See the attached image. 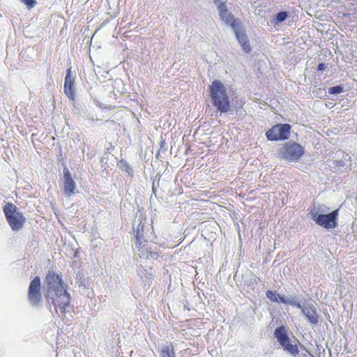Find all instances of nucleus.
<instances>
[{
    "mask_svg": "<svg viewBox=\"0 0 357 357\" xmlns=\"http://www.w3.org/2000/svg\"><path fill=\"white\" fill-rule=\"evenodd\" d=\"M29 8H33L36 4V0H21Z\"/></svg>",
    "mask_w": 357,
    "mask_h": 357,
    "instance_id": "393cba45",
    "label": "nucleus"
},
{
    "mask_svg": "<svg viewBox=\"0 0 357 357\" xmlns=\"http://www.w3.org/2000/svg\"><path fill=\"white\" fill-rule=\"evenodd\" d=\"M338 209L331 213L324 214L323 215L315 216L316 219L313 220L317 225L325 229H334L337 225Z\"/></svg>",
    "mask_w": 357,
    "mask_h": 357,
    "instance_id": "39448f33",
    "label": "nucleus"
},
{
    "mask_svg": "<svg viewBox=\"0 0 357 357\" xmlns=\"http://www.w3.org/2000/svg\"><path fill=\"white\" fill-rule=\"evenodd\" d=\"M284 350L292 356H296L298 353V349L296 344L290 343V340L285 342V344H281Z\"/></svg>",
    "mask_w": 357,
    "mask_h": 357,
    "instance_id": "dca6fc26",
    "label": "nucleus"
},
{
    "mask_svg": "<svg viewBox=\"0 0 357 357\" xmlns=\"http://www.w3.org/2000/svg\"><path fill=\"white\" fill-rule=\"evenodd\" d=\"M280 303L301 307V303L298 301L296 297L280 296Z\"/></svg>",
    "mask_w": 357,
    "mask_h": 357,
    "instance_id": "2eb2a0df",
    "label": "nucleus"
},
{
    "mask_svg": "<svg viewBox=\"0 0 357 357\" xmlns=\"http://www.w3.org/2000/svg\"><path fill=\"white\" fill-rule=\"evenodd\" d=\"M3 211L13 231H18L23 228L26 218L15 204L7 202L3 208Z\"/></svg>",
    "mask_w": 357,
    "mask_h": 357,
    "instance_id": "7ed1b4c3",
    "label": "nucleus"
},
{
    "mask_svg": "<svg viewBox=\"0 0 357 357\" xmlns=\"http://www.w3.org/2000/svg\"><path fill=\"white\" fill-rule=\"evenodd\" d=\"M281 156L289 162L298 161L304 153V148L297 144H286L281 149Z\"/></svg>",
    "mask_w": 357,
    "mask_h": 357,
    "instance_id": "20e7f679",
    "label": "nucleus"
},
{
    "mask_svg": "<svg viewBox=\"0 0 357 357\" xmlns=\"http://www.w3.org/2000/svg\"><path fill=\"white\" fill-rule=\"evenodd\" d=\"M119 166L123 169L128 174H131L132 172V168L126 161L121 160L119 163Z\"/></svg>",
    "mask_w": 357,
    "mask_h": 357,
    "instance_id": "5701e85b",
    "label": "nucleus"
},
{
    "mask_svg": "<svg viewBox=\"0 0 357 357\" xmlns=\"http://www.w3.org/2000/svg\"><path fill=\"white\" fill-rule=\"evenodd\" d=\"M140 255V257H142L143 256L147 259H157L159 257V254L153 250H150L148 248L146 250V252L144 253V250L142 251V254H139Z\"/></svg>",
    "mask_w": 357,
    "mask_h": 357,
    "instance_id": "6ab92c4d",
    "label": "nucleus"
},
{
    "mask_svg": "<svg viewBox=\"0 0 357 357\" xmlns=\"http://www.w3.org/2000/svg\"><path fill=\"white\" fill-rule=\"evenodd\" d=\"M301 310L303 314L307 318V321L312 324H317L319 322V314L316 307L312 303L301 304Z\"/></svg>",
    "mask_w": 357,
    "mask_h": 357,
    "instance_id": "1a4fd4ad",
    "label": "nucleus"
},
{
    "mask_svg": "<svg viewBox=\"0 0 357 357\" xmlns=\"http://www.w3.org/2000/svg\"><path fill=\"white\" fill-rule=\"evenodd\" d=\"M40 284V279L38 276L34 278L29 284L28 298L31 305L38 306L42 301Z\"/></svg>",
    "mask_w": 357,
    "mask_h": 357,
    "instance_id": "423d86ee",
    "label": "nucleus"
},
{
    "mask_svg": "<svg viewBox=\"0 0 357 357\" xmlns=\"http://www.w3.org/2000/svg\"><path fill=\"white\" fill-rule=\"evenodd\" d=\"M290 133V126L288 124L277 125L268 130L266 133L268 139L271 141H278L286 139L289 137Z\"/></svg>",
    "mask_w": 357,
    "mask_h": 357,
    "instance_id": "0eeeda50",
    "label": "nucleus"
},
{
    "mask_svg": "<svg viewBox=\"0 0 357 357\" xmlns=\"http://www.w3.org/2000/svg\"><path fill=\"white\" fill-rule=\"evenodd\" d=\"M329 212V208L324 205L314 206L310 212V215L312 220H315V216L323 215Z\"/></svg>",
    "mask_w": 357,
    "mask_h": 357,
    "instance_id": "ddd939ff",
    "label": "nucleus"
},
{
    "mask_svg": "<svg viewBox=\"0 0 357 357\" xmlns=\"http://www.w3.org/2000/svg\"><path fill=\"white\" fill-rule=\"evenodd\" d=\"M231 28L234 30L236 38L241 44L243 50L247 53L250 52L251 48L248 38L245 31L241 29V24L239 22H233Z\"/></svg>",
    "mask_w": 357,
    "mask_h": 357,
    "instance_id": "6e6552de",
    "label": "nucleus"
},
{
    "mask_svg": "<svg viewBox=\"0 0 357 357\" xmlns=\"http://www.w3.org/2000/svg\"><path fill=\"white\" fill-rule=\"evenodd\" d=\"M287 17V13L284 11L280 12L276 14L275 20L278 22H282Z\"/></svg>",
    "mask_w": 357,
    "mask_h": 357,
    "instance_id": "b1692460",
    "label": "nucleus"
},
{
    "mask_svg": "<svg viewBox=\"0 0 357 357\" xmlns=\"http://www.w3.org/2000/svg\"><path fill=\"white\" fill-rule=\"evenodd\" d=\"M210 96L211 102L221 113L231 111V105L227 89L219 80H214L210 86Z\"/></svg>",
    "mask_w": 357,
    "mask_h": 357,
    "instance_id": "f03ea898",
    "label": "nucleus"
},
{
    "mask_svg": "<svg viewBox=\"0 0 357 357\" xmlns=\"http://www.w3.org/2000/svg\"><path fill=\"white\" fill-rule=\"evenodd\" d=\"M63 192L66 196L70 197L76 193V183L73 179L68 169L63 171Z\"/></svg>",
    "mask_w": 357,
    "mask_h": 357,
    "instance_id": "9d476101",
    "label": "nucleus"
},
{
    "mask_svg": "<svg viewBox=\"0 0 357 357\" xmlns=\"http://www.w3.org/2000/svg\"><path fill=\"white\" fill-rule=\"evenodd\" d=\"M266 297L272 302L280 303V296H281L280 294L268 290L266 291Z\"/></svg>",
    "mask_w": 357,
    "mask_h": 357,
    "instance_id": "aec40b11",
    "label": "nucleus"
},
{
    "mask_svg": "<svg viewBox=\"0 0 357 357\" xmlns=\"http://www.w3.org/2000/svg\"><path fill=\"white\" fill-rule=\"evenodd\" d=\"M344 87L339 85L331 87L328 89V93L333 95H337L343 91Z\"/></svg>",
    "mask_w": 357,
    "mask_h": 357,
    "instance_id": "4be33fe9",
    "label": "nucleus"
},
{
    "mask_svg": "<svg viewBox=\"0 0 357 357\" xmlns=\"http://www.w3.org/2000/svg\"><path fill=\"white\" fill-rule=\"evenodd\" d=\"M274 335L280 345L285 344V342L289 340L284 326L277 328L275 331Z\"/></svg>",
    "mask_w": 357,
    "mask_h": 357,
    "instance_id": "4468645a",
    "label": "nucleus"
},
{
    "mask_svg": "<svg viewBox=\"0 0 357 357\" xmlns=\"http://www.w3.org/2000/svg\"><path fill=\"white\" fill-rule=\"evenodd\" d=\"M160 357H176L171 344H167L162 347L160 350Z\"/></svg>",
    "mask_w": 357,
    "mask_h": 357,
    "instance_id": "f3484780",
    "label": "nucleus"
},
{
    "mask_svg": "<svg viewBox=\"0 0 357 357\" xmlns=\"http://www.w3.org/2000/svg\"><path fill=\"white\" fill-rule=\"evenodd\" d=\"M325 68H326V64L325 63H321L319 64V66H318V70H324Z\"/></svg>",
    "mask_w": 357,
    "mask_h": 357,
    "instance_id": "a878e982",
    "label": "nucleus"
},
{
    "mask_svg": "<svg viewBox=\"0 0 357 357\" xmlns=\"http://www.w3.org/2000/svg\"><path fill=\"white\" fill-rule=\"evenodd\" d=\"M143 229H144V225L142 224V222H140L137 227L136 234H135L136 241L139 245H141V244L142 243V232L143 231Z\"/></svg>",
    "mask_w": 357,
    "mask_h": 357,
    "instance_id": "a211bd4d",
    "label": "nucleus"
},
{
    "mask_svg": "<svg viewBox=\"0 0 357 357\" xmlns=\"http://www.w3.org/2000/svg\"><path fill=\"white\" fill-rule=\"evenodd\" d=\"M219 15L222 21L231 26L233 22H238L234 19V16L228 11L225 3H220L218 6Z\"/></svg>",
    "mask_w": 357,
    "mask_h": 357,
    "instance_id": "f8f14e48",
    "label": "nucleus"
},
{
    "mask_svg": "<svg viewBox=\"0 0 357 357\" xmlns=\"http://www.w3.org/2000/svg\"><path fill=\"white\" fill-rule=\"evenodd\" d=\"M76 278L79 287H84V288H86L89 286V282L87 278H84L79 274H77Z\"/></svg>",
    "mask_w": 357,
    "mask_h": 357,
    "instance_id": "412c9836",
    "label": "nucleus"
},
{
    "mask_svg": "<svg viewBox=\"0 0 357 357\" xmlns=\"http://www.w3.org/2000/svg\"><path fill=\"white\" fill-rule=\"evenodd\" d=\"M64 93L66 96L70 99L74 100L75 90H74V78L71 76V70L69 68L65 77L64 82Z\"/></svg>",
    "mask_w": 357,
    "mask_h": 357,
    "instance_id": "9b49d317",
    "label": "nucleus"
},
{
    "mask_svg": "<svg viewBox=\"0 0 357 357\" xmlns=\"http://www.w3.org/2000/svg\"><path fill=\"white\" fill-rule=\"evenodd\" d=\"M44 296L50 309L52 310V305L59 317L70 320L73 317V307L61 276L49 271L44 282Z\"/></svg>",
    "mask_w": 357,
    "mask_h": 357,
    "instance_id": "f257e3e1",
    "label": "nucleus"
}]
</instances>
